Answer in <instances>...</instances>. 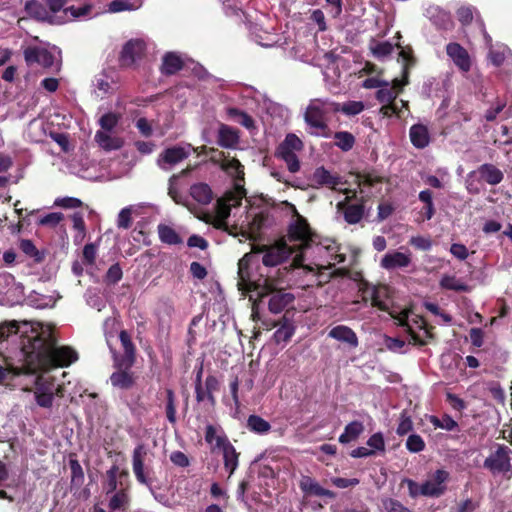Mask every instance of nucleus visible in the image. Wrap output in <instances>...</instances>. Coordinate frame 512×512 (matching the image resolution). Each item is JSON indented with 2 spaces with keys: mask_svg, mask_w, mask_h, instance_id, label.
Wrapping results in <instances>:
<instances>
[{
  "mask_svg": "<svg viewBox=\"0 0 512 512\" xmlns=\"http://www.w3.org/2000/svg\"><path fill=\"white\" fill-rule=\"evenodd\" d=\"M130 503V483H126V486L119 488L118 491L114 493H111L108 508L111 512L126 510L130 506Z\"/></svg>",
  "mask_w": 512,
  "mask_h": 512,
  "instance_id": "17",
  "label": "nucleus"
},
{
  "mask_svg": "<svg viewBox=\"0 0 512 512\" xmlns=\"http://www.w3.org/2000/svg\"><path fill=\"white\" fill-rule=\"evenodd\" d=\"M190 194L197 202L208 204L213 199V193L209 185L205 183L194 184L190 188Z\"/></svg>",
  "mask_w": 512,
  "mask_h": 512,
  "instance_id": "30",
  "label": "nucleus"
},
{
  "mask_svg": "<svg viewBox=\"0 0 512 512\" xmlns=\"http://www.w3.org/2000/svg\"><path fill=\"white\" fill-rule=\"evenodd\" d=\"M95 140L101 148L106 151L120 149L123 145V141L118 137H111L104 131H97L95 134Z\"/></svg>",
  "mask_w": 512,
  "mask_h": 512,
  "instance_id": "28",
  "label": "nucleus"
},
{
  "mask_svg": "<svg viewBox=\"0 0 512 512\" xmlns=\"http://www.w3.org/2000/svg\"><path fill=\"white\" fill-rule=\"evenodd\" d=\"M19 332V322L16 320L6 321L0 324V342L6 340L10 335Z\"/></svg>",
  "mask_w": 512,
  "mask_h": 512,
  "instance_id": "46",
  "label": "nucleus"
},
{
  "mask_svg": "<svg viewBox=\"0 0 512 512\" xmlns=\"http://www.w3.org/2000/svg\"><path fill=\"white\" fill-rule=\"evenodd\" d=\"M410 139L412 144L419 149H423L429 144V133L426 126L415 124L410 128Z\"/></svg>",
  "mask_w": 512,
  "mask_h": 512,
  "instance_id": "25",
  "label": "nucleus"
},
{
  "mask_svg": "<svg viewBox=\"0 0 512 512\" xmlns=\"http://www.w3.org/2000/svg\"><path fill=\"white\" fill-rule=\"evenodd\" d=\"M55 205L62 207L64 209H73V208L81 207L83 205V203L78 198L64 197V198L56 199Z\"/></svg>",
  "mask_w": 512,
  "mask_h": 512,
  "instance_id": "61",
  "label": "nucleus"
},
{
  "mask_svg": "<svg viewBox=\"0 0 512 512\" xmlns=\"http://www.w3.org/2000/svg\"><path fill=\"white\" fill-rule=\"evenodd\" d=\"M406 448L412 453H418L424 450L425 442L418 434H411L406 441Z\"/></svg>",
  "mask_w": 512,
  "mask_h": 512,
  "instance_id": "49",
  "label": "nucleus"
},
{
  "mask_svg": "<svg viewBox=\"0 0 512 512\" xmlns=\"http://www.w3.org/2000/svg\"><path fill=\"white\" fill-rule=\"evenodd\" d=\"M27 362L42 370L68 367L78 360V353L70 346H57V339L50 329L41 330L27 337L22 343Z\"/></svg>",
  "mask_w": 512,
  "mask_h": 512,
  "instance_id": "1",
  "label": "nucleus"
},
{
  "mask_svg": "<svg viewBox=\"0 0 512 512\" xmlns=\"http://www.w3.org/2000/svg\"><path fill=\"white\" fill-rule=\"evenodd\" d=\"M129 483V473L127 470H120L119 466L113 464L105 473L102 484L103 491L108 496L118 491L119 488Z\"/></svg>",
  "mask_w": 512,
  "mask_h": 512,
  "instance_id": "9",
  "label": "nucleus"
},
{
  "mask_svg": "<svg viewBox=\"0 0 512 512\" xmlns=\"http://www.w3.org/2000/svg\"><path fill=\"white\" fill-rule=\"evenodd\" d=\"M177 398L171 388L165 389V415L168 422L172 425L177 423Z\"/></svg>",
  "mask_w": 512,
  "mask_h": 512,
  "instance_id": "27",
  "label": "nucleus"
},
{
  "mask_svg": "<svg viewBox=\"0 0 512 512\" xmlns=\"http://www.w3.org/2000/svg\"><path fill=\"white\" fill-rule=\"evenodd\" d=\"M512 450L505 445H498L497 449L488 456L483 466L493 474L510 473L512 475Z\"/></svg>",
  "mask_w": 512,
  "mask_h": 512,
  "instance_id": "5",
  "label": "nucleus"
},
{
  "mask_svg": "<svg viewBox=\"0 0 512 512\" xmlns=\"http://www.w3.org/2000/svg\"><path fill=\"white\" fill-rule=\"evenodd\" d=\"M398 94L399 92L391 88L389 82L386 81V85L378 89L375 97L380 103L389 104V102H393L397 98Z\"/></svg>",
  "mask_w": 512,
  "mask_h": 512,
  "instance_id": "41",
  "label": "nucleus"
},
{
  "mask_svg": "<svg viewBox=\"0 0 512 512\" xmlns=\"http://www.w3.org/2000/svg\"><path fill=\"white\" fill-rule=\"evenodd\" d=\"M411 262L409 255L394 251L387 253L381 259V267L386 270L407 267Z\"/></svg>",
  "mask_w": 512,
  "mask_h": 512,
  "instance_id": "22",
  "label": "nucleus"
},
{
  "mask_svg": "<svg viewBox=\"0 0 512 512\" xmlns=\"http://www.w3.org/2000/svg\"><path fill=\"white\" fill-rule=\"evenodd\" d=\"M64 216L60 212H52L38 220V225L40 226H49L56 227L62 220Z\"/></svg>",
  "mask_w": 512,
  "mask_h": 512,
  "instance_id": "56",
  "label": "nucleus"
},
{
  "mask_svg": "<svg viewBox=\"0 0 512 512\" xmlns=\"http://www.w3.org/2000/svg\"><path fill=\"white\" fill-rule=\"evenodd\" d=\"M387 512H411L408 508L404 507L399 501L389 499L384 502Z\"/></svg>",
  "mask_w": 512,
  "mask_h": 512,
  "instance_id": "64",
  "label": "nucleus"
},
{
  "mask_svg": "<svg viewBox=\"0 0 512 512\" xmlns=\"http://www.w3.org/2000/svg\"><path fill=\"white\" fill-rule=\"evenodd\" d=\"M335 145L342 151L347 152L355 145V137L347 131H339L334 134Z\"/></svg>",
  "mask_w": 512,
  "mask_h": 512,
  "instance_id": "35",
  "label": "nucleus"
},
{
  "mask_svg": "<svg viewBox=\"0 0 512 512\" xmlns=\"http://www.w3.org/2000/svg\"><path fill=\"white\" fill-rule=\"evenodd\" d=\"M91 9H92V6L86 4L81 7L70 6L66 9H64V12H65V14L70 13L73 18H79V17L88 15L90 13Z\"/></svg>",
  "mask_w": 512,
  "mask_h": 512,
  "instance_id": "63",
  "label": "nucleus"
},
{
  "mask_svg": "<svg viewBox=\"0 0 512 512\" xmlns=\"http://www.w3.org/2000/svg\"><path fill=\"white\" fill-rule=\"evenodd\" d=\"M23 54L28 66L38 64L43 68H51L54 64V55L45 48L29 46L24 50Z\"/></svg>",
  "mask_w": 512,
  "mask_h": 512,
  "instance_id": "11",
  "label": "nucleus"
},
{
  "mask_svg": "<svg viewBox=\"0 0 512 512\" xmlns=\"http://www.w3.org/2000/svg\"><path fill=\"white\" fill-rule=\"evenodd\" d=\"M19 247L24 254L33 258L36 263H41L44 260V254L37 249L31 240L22 239Z\"/></svg>",
  "mask_w": 512,
  "mask_h": 512,
  "instance_id": "36",
  "label": "nucleus"
},
{
  "mask_svg": "<svg viewBox=\"0 0 512 512\" xmlns=\"http://www.w3.org/2000/svg\"><path fill=\"white\" fill-rule=\"evenodd\" d=\"M364 214V208L363 205L360 204H352L348 205L344 212V218L346 222L349 224H356L358 223Z\"/></svg>",
  "mask_w": 512,
  "mask_h": 512,
  "instance_id": "43",
  "label": "nucleus"
},
{
  "mask_svg": "<svg viewBox=\"0 0 512 512\" xmlns=\"http://www.w3.org/2000/svg\"><path fill=\"white\" fill-rule=\"evenodd\" d=\"M213 224L217 229L224 230V195L217 199L216 215Z\"/></svg>",
  "mask_w": 512,
  "mask_h": 512,
  "instance_id": "58",
  "label": "nucleus"
},
{
  "mask_svg": "<svg viewBox=\"0 0 512 512\" xmlns=\"http://www.w3.org/2000/svg\"><path fill=\"white\" fill-rule=\"evenodd\" d=\"M205 441L210 446L211 451L224 449V437L216 435V428L209 424L205 430Z\"/></svg>",
  "mask_w": 512,
  "mask_h": 512,
  "instance_id": "34",
  "label": "nucleus"
},
{
  "mask_svg": "<svg viewBox=\"0 0 512 512\" xmlns=\"http://www.w3.org/2000/svg\"><path fill=\"white\" fill-rule=\"evenodd\" d=\"M188 157L184 148L174 146L166 148L158 157L157 164L163 170H168L166 165H175Z\"/></svg>",
  "mask_w": 512,
  "mask_h": 512,
  "instance_id": "16",
  "label": "nucleus"
},
{
  "mask_svg": "<svg viewBox=\"0 0 512 512\" xmlns=\"http://www.w3.org/2000/svg\"><path fill=\"white\" fill-rule=\"evenodd\" d=\"M248 255H245L238 263V275L240 277L241 282L238 283L239 286H247L250 282V276L248 272Z\"/></svg>",
  "mask_w": 512,
  "mask_h": 512,
  "instance_id": "53",
  "label": "nucleus"
},
{
  "mask_svg": "<svg viewBox=\"0 0 512 512\" xmlns=\"http://www.w3.org/2000/svg\"><path fill=\"white\" fill-rule=\"evenodd\" d=\"M227 115L232 121L241 124L247 129L254 127V120L245 112L239 111L237 109H229L227 111Z\"/></svg>",
  "mask_w": 512,
  "mask_h": 512,
  "instance_id": "42",
  "label": "nucleus"
},
{
  "mask_svg": "<svg viewBox=\"0 0 512 512\" xmlns=\"http://www.w3.org/2000/svg\"><path fill=\"white\" fill-rule=\"evenodd\" d=\"M96 259V246L93 243L86 244L83 248V262L93 265Z\"/></svg>",
  "mask_w": 512,
  "mask_h": 512,
  "instance_id": "62",
  "label": "nucleus"
},
{
  "mask_svg": "<svg viewBox=\"0 0 512 512\" xmlns=\"http://www.w3.org/2000/svg\"><path fill=\"white\" fill-rule=\"evenodd\" d=\"M132 211L130 208H123L118 214L117 225L119 228L128 229L132 224Z\"/></svg>",
  "mask_w": 512,
  "mask_h": 512,
  "instance_id": "60",
  "label": "nucleus"
},
{
  "mask_svg": "<svg viewBox=\"0 0 512 512\" xmlns=\"http://www.w3.org/2000/svg\"><path fill=\"white\" fill-rule=\"evenodd\" d=\"M119 339L123 348V354L119 355L116 350L111 349L114 367L132 368L136 361V347L126 330L120 331Z\"/></svg>",
  "mask_w": 512,
  "mask_h": 512,
  "instance_id": "6",
  "label": "nucleus"
},
{
  "mask_svg": "<svg viewBox=\"0 0 512 512\" xmlns=\"http://www.w3.org/2000/svg\"><path fill=\"white\" fill-rule=\"evenodd\" d=\"M158 235L162 243L168 245H178L182 243L181 236L172 227L166 224L158 225Z\"/></svg>",
  "mask_w": 512,
  "mask_h": 512,
  "instance_id": "32",
  "label": "nucleus"
},
{
  "mask_svg": "<svg viewBox=\"0 0 512 512\" xmlns=\"http://www.w3.org/2000/svg\"><path fill=\"white\" fill-rule=\"evenodd\" d=\"M278 277H274L271 275H267L263 280L262 284H259L262 287V290L259 292V296L263 297L265 295H270L268 301L269 311L273 314L281 313L287 306L292 304L295 297L293 294L284 292L281 288H278V282L280 277L286 274V270L281 272L277 271Z\"/></svg>",
  "mask_w": 512,
  "mask_h": 512,
  "instance_id": "3",
  "label": "nucleus"
},
{
  "mask_svg": "<svg viewBox=\"0 0 512 512\" xmlns=\"http://www.w3.org/2000/svg\"><path fill=\"white\" fill-rule=\"evenodd\" d=\"M123 276L122 268L118 263L111 265L105 275V281L107 284H117Z\"/></svg>",
  "mask_w": 512,
  "mask_h": 512,
  "instance_id": "52",
  "label": "nucleus"
},
{
  "mask_svg": "<svg viewBox=\"0 0 512 512\" xmlns=\"http://www.w3.org/2000/svg\"><path fill=\"white\" fill-rule=\"evenodd\" d=\"M288 239L292 247L297 248L299 250H305L310 246L311 242V232L307 222L299 218L295 223H293L289 228Z\"/></svg>",
  "mask_w": 512,
  "mask_h": 512,
  "instance_id": "7",
  "label": "nucleus"
},
{
  "mask_svg": "<svg viewBox=\"0 0 512 512\" xmlns=\"http://www.w3.org/2000/svg\"><path fill=\"white\" fill-rule=\"evenodd\" d=\"M138 7L139 5H135L134 3H131L129 0H113L109 4V11L112 13H118L126 10H135Z\"/></svg>",
  "mask_w": 512,
  "mask_h": 512,
  "instance_id": "51",
  "label": "nucleus"
},
{
  "mask_svg": "<svg viewBox=\"0 0 512 512\" xmlns=\"http://www.w3.org/2000/svg\"><path fill=\"white\" fill-rule=\"evenodd\" d=\"M146 454L144 446L138 445L134 451L132 456V466L133 472L137 481L141 484L150 485L148 478L144 473V455Z\"/></svg>",
  "mask_w": 512,
  "mask_h": 512,
  "instance_id": "20",
  "label": "nucleus"
},
{
  "mask_svg": "<svg viewBox=\"0 0 512 512\" xmlns=\"http://www.w3.org/2000/svg\"><path fill=\"white\" fill-rule=\"evenodd\" d=\"M312 179L318 186H325L333 190L344 183L341 176L332 174L323 166L315 169Z\"/></svg>",
  "mask_w": 512,
  "mask_h": 512,
  "instance_id": "18",
  "label": "nucleus"
},
{
  "mask_svg": "<svg viewBox=\"0 0 512 512\" xmlns=\"http://www.w3.org/2000/svg\"><path fill=\"white\" fill-rule=\"evenodd\" d=\"M364 301H371L373 307H377L381 310H386L388 307L384 302L387 289L385 286H374L368 283H364L360 288Z\"/></svg>",
  "mask_w": 512,
  "mask_h": 512,
  "instance_id": "14",
  "label": "nucleus"
},
{
  "mask_svg": "<svg viewBox=\"0 0 512 512\" xmlns=\"http://www.w3.org/2000/svg\"><path fill=\"white\" fill-rule=\"evenodd\" d=\"M69 467L71 470V485L77 488L81 487L84 483V471L77 459L69 460Z\"/></svg>",
  "mask_w": 512,
  "mask_h": 512,
  "instance_id": "38",
  "label": "nucleus"
},
{
  "mask_svg": "<svg viewBox=\"0 0 512 512\" xmlns=\"http://www.w3.org/2000/svg\"><path fill=\"white\" fill-rule=\"evenodd\" d=\"M447 55L452 59L453 63L462 72H468L471 69V58L468 51L459 43L452 42L446 46Z\"/></svg>",
  "mask_w": 512,
  "mask_h": 512,
  "instance_id": "13",
  "label": "nucleus"
},
{
  "mask_svg": "<svg viewBox=\"0 0 512 512\" xmlns=\"http://www.w3.org/2000/svg\"><path fill=\"white\" fill-rule=\"evenodd\" d=\"M36 403L43 408H51L54 400V392L50 387L37 385L34 392Z\"/></svg>",
  "mask_w": 512,
  "mask_h": 512,
  "instance_id": "31",
  "label": "nucleus"
},
{
  "mask_svg": "<svg viewBox=\"0 0 512 512\" xmlns=\"http://www.w3.org/2000/svg\"><path fill=\"white\" fill-rule=\"evenodd\" d=\"M247 426L251 431L260 434L267 433L271 428V425L268 421L257 415L249 416Z\"/></svg>",
  "mask_w": 512,
  "mask_h": 512,
  "instance_id": "40",
  "label": "nucleus"
},
{
  "mask_svg": "<svg viewBox=\"0 0 512 512\" xmlns=\"http://www.w3.org/2000/svg\"><path fill=\"white\" fill-rule=\"evenodd\" d=\"M480 178L490 185H497L502 182L503 172L493 164H483L478 168Z\"/></svg>",
  "mask_w": 512,
  "mask_h": 512,
  "instance_id": "23",
  "label": "nucleus"
},
{
  "mask_svg": "<svg viewBox=\"0 0 512 512\" xmlns=\"http://www.w3.org/2000/svg\"><path fill=\"white\" fill-rule=\"evenodd\" d=\"M364 431V425L360 421H352L346 425L344 432L339 437V442L347 444L356 440Z\"/></svg>",
  "mask_w": 512,
  "mask_h": 512,
  "instance_id": "29",
  "label": "nucleus"
},
{
  "mask_svg": "<svg viewBox=\"0 0 512 512\" xmlns=\"http://www.w3.org/2000/svg\"><path fill=\"white\" fill-rule=\"evenodd\" d=\"M413 429V422L406 411L400 415V421L397 427V434L402 436L409 433Z\"/></svg>",
  "mask_w": 512,
  "mask_h": 512,
  "instance_id": "55",
  "label": "nucleus"
},
{
  "mask_svg": "<svg viewBox=\"0 0 512 512\" xmlns=\"http://www.w3.org/2000/svg\"><path fill=\"white\" fill-rule=\"evenodd\" d=\"M73 228L77 230V234L74 237L75 244L80 243L86 235V225L81 212H75L72 215Z\"/></svg>",
  "mask_w": 512,
  "mask_h": 512,
  "instance_id": "44",
  "label": "nucleus"
},
{
  "mask_svg": "<svg viewBox=\"0 0 512 512\" xmlns=\"http://www.w3.org/2000/svg\"><path fill=\"white\" fill-rule=\"evenodd\" d=\"M367 445L370 447V450H374V454L379 452L385 451V441L383 434L381 432H377L370 436V438L367 441Z\"/></svg>",
  "mask_w": 512,
  "mask_h": 512,
  "instance_id": "54",
  "label": "nucleus"
},
{
  "mask_svg": "<svg viewBox=\"0 0 512 512\" xmlns=\"http://www.w3.org/2000/svg\"><path fill=\"white\" fill-rule=\"evenodd\" d=\"M25 11L29 17L39 22L54 23V16L37 0H28L25 3Z\"/></svg>",
  "mask_w": 512,
  "mask_h": 512,
  "instance_id": "19",
  "label": "nucleus"
},
{
  "mask_svg": "<svg viewBox=\"0 0 512 512\" xmlns=\"http://www.w3.org/2000/svg\"><path fill=\"white\" fill-rule=\"evenodd\" d=\"M291 253L292 247L288 244L275 245L266 250L262 257V262L267 267H274L288 259Z\"/></svg>",
  "mask_w": 512,
  "mask_h": 512,
  "instance_id": "12",
  "label": "nucleus"
},
{
  "mask_svg": "<svg viewBox=\"0 0 512 512\" xmlns=\"http://www.w3.org/2000/svg\"><path fill=\"white\" fill-rule=\"evenodd\" d=\"M336 106L338 108L336 110V113L341 111L343 114H345L347 116L358 115L365 108V105L362 101H348L343 104L336 103Z\"/></svg>",
  "mask_w": 512,
  "mask_h": 512,
  "instance_id": "37",
  "label": "nucleus"
},
{
  "mask_svg": "<svg viewBox=\"0 0 512 512\" xmlns=\"http://www.w3.org/2000/svg\"><path fill=\"white\" fill-rule=\"evenodd\" d=\"M328 336L340 342L347 343L353 348H356L359 344L356 333L350 327L345 325L333 327L329 331Z\"/></svg>",
  "mask_w": 512,
  "mask_h": 512,
  "instance_id": "21",
  "label": "nucleus"
},
{
  "mask_svg": "<svg viewBox=\"0 0 512 512\" xmlns=\"http://www.w3.org/2000/svg\"><path fill=\"white\" fill-rule=\"evenodd\" d=\"M294 334V327L287 320L275 331L274 339L277 343L287 342Z\"/></svg>",
  "mask_w": 512,
  "mask_h": 512,
  "instance_id": "45",
  "label": "nucleus"
},
{
  "mask_svg": "<svg viewBox=\"0 0 512 512\" xmlns=\"http://www.w3.org/2000/svg\"><path fill=\"white\" fill-rule=\"evenodd\" d=\"M183 65L180 56L174 52H168L163 57L161 73L167 76L174 75L183 68Z\"/></svg>",
  "mask_w": 512,
  "mask_h": 512,
  "instance_id": "24",
  "label": "nucleus"
},
{
  "mask_svg": "<svg viewBox=\"0 0 512 512\" xmlns=\"http://www.w3.org/2000/svg\"><path fill=\"white\" fill-rule=\"evenodd\" d=\"M145 43L140 39H131L127 41L119 55V65L124 68L131 67L138 59H141L145 53Z\"/></svg>",
  "mask_w": 512,
  "mask_h": 512,
  "instance_id": "8",
  "label": "nucleus"
},
{
  "mask_svg": "<svg viewBox=\"0 0 512 512\" xmlns=\"http://www.w3.org/2000/svg\"><path fill=\"white\" fill-rule=\"evenodd\" d=\"M118 121L119 116L115 113L109 112L101 116L99 124L103 130L110 132L117 126Z\"/></svg>",
  "mask_w": 512,
  "mask_h": 512,
  "instance_id": "48",
  "label": "nucleus"
},
{
  "mask_svg": "<svg viewBox=\"0 0 512 512\" xmlns=\"http://www.w3.org/2000/svg\"><path fill=\"white\" fill-rule=\"evenodd\" d=\"M449 479V473L445 470L438 469L432 475L431 479H428L422 483V496L428 497H439L445 490V482Z\"/></svg>",
  "mask_w": 512,
  "mask_h": 512,
  "instance_id": "10",
  "label": "nucleus"
},
{
  "mask_svg": "<svg viewBox=\"0 0 512 512\" xmlns=\"http://www.w3.org/2000/svg\"><path fill=\"white\" fill-rule=\"evenodd\" d=\"M430 423L435 428H441L447 431H454L458 429L457 422L450 417L449 415L445 414L442 416V418H438L436 416H430Z\"/></svg>",
  "mask_w": 512,
  "mask_h": 512,
  "instance_id": "39",
  "label": "nucleus"
},
{
  "mask_svg": "<svg viewBox=\"0 0 512 512\" xmlns=\"http://www.w3.org/2000/svg\"><path fill=\"white\" fill-rule=\"evenodd\" d=\"M473 12L472 7H460L456 13L459 22L464 26L469 25L473 21Z\"/></svg>",
  "mask_w": 512,
  "mask_h": 512,
  "instance_id": "59",
  "label": "nucleus"
},
{
  "mask_svg": "<svg viewBox=\"0 0 512 512\" xmlns=\"http://www.w3.org/2000/svg\"><path fill=\"white\" fill-rule=\"evenodd\" d=\"M440 286L443 289L453 290L456 292H468L470 291V287L464 283L461 279L452 275H444L441 278Z\"/></svg>",
  "mask_w": 512,
  "mask_h": 512,
  "instance_id": "33",
  "label": "nucleus"
},
{
  "mask_svg": "<svg viewBox=\"0 0 512 512\" xmlns=\"http://www.w3.org/2000/svg\"><path fill=\"white\" fill-rule=\"evenodd\" d=\"M373 55L378 59H383L393 51V45L390 42H377L371 46Z\"/></svg>",
  "mask_w": 512,
  "mask_h": 512,
  "instance_id": "47",
  "label": "nucleus"
},
{
  "mask_svg": "<svg viewBox=\"0 0 512 512\" xmlns=\"http://www.w3.org/2000/svg\"><path fill=\"white\" fill-rule=\"evenodd\" d=\"M337 109L336 102L329 99L310 100L304 113V121L309 127V133L314 136L330 137L328 121L330 114L336 113Z\"/></svg>",
  "mask_w": 512,
  "mask_h": 512,
  "instance_id": "2",
  "label": "nucleus"
},
{
  "mask_svg": "<svg viewBox=\"0 0 512 512\" xmlns=\"http://www.w3.org/2000/svg\"><path fill=\"white\" fill-rule=\"evenodd\" d=\"M280 145L287 149L293 150L294 152H299L304 147L301 139L293 133L287 134L284 141Z\"/></svg>",
  "mask_w": 512,
  "mask_h": 512,
  "instance_id": "50",
  "label": "nucleus"
},
{
  "mask_svg": "<svg viewBox=\"0 0 512 512\" xmlns=\"http://www.w3.org/2000/svg\"><path fill=\"white\" fill-rule=\"evenodd\" d=\"M226 174L233 180L232 190L226 191V219L230 215V209L241 204L246 196L244 188V167L235 158L226 156Z\"/></svg>",
  "mask_w": 512,
  "mask_h": 512,
  "instance_id": "4",
  "label": "nucleus"
},
{
  "mask_svg": "<svg viewBox=\"0 0 512 512\" xmlns=\"http://www.w3.org/2000/svg\"><path fill=\"white\" fill-rule=\"evenodd\" d=\"M276 156L286 163L287 168L291 173H296L299 171L300 162L296 155V152H294L293 150L287 149L279 145L276 151Z\"/></svg>",
  "mask_w": 512,
  "mask_h": 512,
  "instance_id": "26",
  "label": "nucleus"
},
{
  "mask_svg": "<svg viewBox=\"0 0 512 512\" xmlns=\"http://www.w3.org/2000/svg\"><path fill=\"white\" fill-rule=\"evenodd\" d=\"M116 371L110 375L111 385L121 390H129L135 385L136 377L131 368L115 367Z\"/></svg>",
  "mask_w": 512,
  "mask_h": 512,
  "instance_id": "15",
  "label": "nucleus"
},
{
  "mask_svg": "<svg viewBox=\"0 0 512 512\" xmlns=\"http://www.w3.org/2000/svg\"><path fill=\"white\" fill-rule=\"evenodd\" d=\"M226 468L231 469V473L236 469L238 465V454L235 451V448L226 441Z\"/></svg>",
  "mask_w": 512,
  "mask_h": 512,
  "instance_id": "57",
  "label": "nucleus"
}]
</instances>
